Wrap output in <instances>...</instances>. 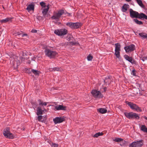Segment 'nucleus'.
I'll list each match as a JSON object with an SVG mask.
<instances>
[{"instance_id": "obj_1", "label": "nucleus", "mask_w": 147, "mask_h": 147, "mask_svg": "<svg viewBox=\"0 0 147 147\" xmlns=\"http://www.w3.org/2000/svg\"><path fill=\"white\" fill-rule=\"evenodd\" d=\"M45 55L50 58H54L57 54L55 51L48 49H47L45 50Z\"/></svg>"}, {"instance_id": "obj_2", "label": "nucleus", "mask_w": 147, "mask_h": 147, "mask_svg": "<svg viewBox=\"0 0 147 147\" xmlns=\"http://www.w3.org/2000/svg\"><path fill=\"white\" fill-rule=\"evenodd\" d=\"M124 115L125 117L129 119H138L140 118L138 115L136 113L131 112H125Z\"/></svg>"}, {"instance_id": "obj_3", "label": "nucleus", "mask_w": 147, "mask_h": 147, "mask_svg": "<svg viewBox=\"0 0 147 147\" xmlns=\"http://www.w3.org/2000/svg\"><path fill=\"white\" fill-rule=\"evenodd\" d=\"M126 103L128 105L130 108L135 110L137 112H141V109L137 105L131 102L126 101Z\"/></svg>"}, {"instance_id": "obj_4", "label": "nucleus", "mask_w": 147, "mask_h": 147, "mask_svg": "<svg viewBox=\"0 0 147 147\" xmlns=\"http://www.w3.org/2000/svg\"><path fill=\"white\" fill-rule=\"evenodd\" d=\"M64 13V11L63 10H60L58 11L57 13H56L54 14L53 16L51 17V18L53 20H55L56 21H58L59 20V19Z\"/></svg>"}, {"instance_id": "obj_5", "label": "nucleus", "mask_w": 147, "mask_h": 147, "mask_svg": "<svg viewBox=\"0 0 147 147\" xmlns=\"http://www.w3.org/2000/svg\"><path fill=\"white\" fill-rule=\"evenodd\" d=\"M9 130V128L8 127L5 129L3 132V135L6 138L13 139L14 138V136L10 132Z\"/></svg>"}, {"instance_id": "obj_6", "label": "nucleus", "mask_w": 147, "mask_h": 147, "mask_svg": "<svg viewBox=\"0 0 147 147\" xmlns=\"http://www.w3.org/2000/svg\"><path fill=\"white\" fill-rule=\"evenodd\" d=\"M54 33L59 36L64 35L67 34V30L65 29L55 30Z\"/></svg>"}, {"instance_id": "obj_7", "label": "nucleus", "mask_w": 147, "mask_h": 147, "mask_svg": "<svg viewBox=\"0 0 147 147\" xmlns=\"http://www.w3.org/2000/svg\"><path fill=\"white\" fill-rule=\"evenodd\" d=\"M93 96L95 98H101L103 97L101 93L97 90H93L91 92Z\"/></svg>"}, {"instance_id": "obj_8", "label": "nucleus", "mask_w": 147, "mask_h": 147, "mask_svg": "<svg viewBox=\"0 0 147 147\" xmlns=\"http://www.w3.org/2000/svg\"><path fill=\"white\" fill-rule=\"evenodd\" d=\"M135 46L133 44H131L129 45L124 47V49L127 53L131 52L134 51L135 49Z\"/></svg>"}, {"instance_id": "obj_9", "label": "nucleus", "mask_w": 147, "mask_h": 147, "mask_svg": "<svg viewBox=\"0 0 147 147\" xmlns=\"http://www.w3.org/2000/svg\"><path fill=\"white\" fill-rule=\"evenodd\" d=\"M130 16L132 18H137L138 13L136 11H134L132 9H129Z\"/></svg>"}, {"instance_id": "obj_10", "label": "nucleus", "mask_w": 147, "mask_h": 147, "mask_svg": "<svg viewBox=\"0 0 147 147\" xmlns=\"http://www.w3.org/2000/svg\"><path fill=\"white\" fill-rule=\"evenodd\" d=\"M65 120L64 118L56 117L53 119V121L55 124L60 123L63 121Z\"/></svg>"}, {"instance_id": "obj_11", "label": "nucleus", "mask_w": 147, "mask_h": 147, "mask_svg": "<svg viewBox=\"0 0 147 147\" xmlns=\"http://www.w3.org/2000/svg\"><path fill=\"white\" fill-rule=\"evenodd\" d=\"M125 59L131 63L132 64H135L136 63L135 61L133 59L132 57H130L128 55H125L124 56Z\"/></svg>"}, {"instance_id": "obj_12", "label": "nucleus", "mask_w": 147, "mask_h": 147, "mask_svg": "<svg viewBox=\"0 0 147 147\" xmlns=\"http://www.w3.org/2000/svg\"><path fill=\"white\" fill-rule=\"evenodd\" d=\"M136 142V147H142L143 144V140H141L139 141H135Z\"/></svg>"}, {"instance_id": "obj_13", "label": "nucleus", "mask_w": 147, "mask_h": 147, "mask_svg": "<svg viewBox=\"0 0 147 147\" xmlns=\"http://www.w3.org/2000/svg\"><path fill=\"white\" fill-rule=\"evenodd\" d=\"M66 107L62 105H59L55 107V109L57 110H65Z\"/></svg>"}, {"instance_id": "obj_14", "label": "nucleus", "mask_w": 147, "mask_h": 147, "mask_svg": "<svg viewBox=\"0 0 147 147\" xmlns=\"http://www.w3.org/2000/svg\"><path fill=\"white\" fill-rule=\"evenodd\" d=\"M34 5L33 4H30L28 5L26 9L29 12L31 10L34 11Z\"/></svg>"}, {"instance_id": "obj_15", "label": "nucleus", "mask_w": 147, "mask_h": 147, "mask_svg": "<svg viewBox=\"0 0 147 147\" xmlns=\"http://www.w3.org/2000/svg\"><path fill=\"white\" fill-rule=\"evenodd\" d=\"M137 18L140 19L144 18L147 20V16L144 13H141L139 14L138 13V15Z\"/></svg>"}, {"instance_id": "obj_16", "label": "nucleus", "mask_w": 147, "mask_h": 147, "mask_svg": "<svg viewBox=\"0 0 147 147\" xmlns=\"http://www.w3.org/2000/svg\"><path fill=\"white\" fill-rule=\"evenodd\" d=\"M129 5L128 4H125L122 7V10L123 12H125L129 8Z\"/></svg>"}, {"instance_id": "obj_17", "label": "nucleus", "mask_w": 147, "mask_h": 147, "mask_svg": "<svg viewBox=\"0 0 147 147\" xmlns=\"http://www.w3.org/2000/svg\"><path fill=\"white\" fill-rule=\"evenodd\" d=\"M74 29L78 28L82 25V24L79 22L74 23Z\"/></svg>"}, {"instance_id": "obj_18", "label": "nucleus", "mask_w": 147, "mask_h": 147, "mask_svg": "<svg viewBox=\"0 0 147 147\" xmlns=\"http://www.w3.org/2000/svg\"><path fill=\"white\" fill-rule=\"evenodd\" d=\"M37 111L36 114L37 115L42 114L43 111L41 109V108L40 107H37Z\"/></svg>"}, {"instance_id": "obj_19", "label": "nucleus", "mask_w": 147, "mask_h": 147, "mask_svg": "<svg viewBox=\"0 0 147 147\" xmlns=\"http://www.w3.org/2000/svg\"><path fill=\"white\" fill-rule=\"evenodd\" d=\"M140 129L144 132L147 133V127L144 125H142L140 127Z\"/></svg>"}, {"instance_id": "obj_20", "label": "nucleus", "mask_w": 147, "mask_h": 147, "mask_svg": "<svg viewBox=\"0 0 147 147\" xmlns=\"http://www.w3.org/2000/svg\"><path fill=\"white\" fill-rule=\"evenodd\" d=\"M98 111L101 113L103 114L107 112V110L103 108H100L98 109Z\"/></svg>"}, {"instance_id": "obj_21", "label": "nucleus", "mask_w": 147, "mask_h": 147, "mask_svg": "<svg viewBox=\"0 0 147 147\" xmlns=\"http://www.w3.org/2000/svg\"><path fill=\"white\" fill-rule=\"evenodd\" d=\"M115 51H120L121 45L119 43H116L115 44Z\"/></svg>"}, {"instance_id": "obj_22", "label": "nucleus", "mask_w": 147, "mask_h": 147, "mask_svg": "<svg viewBox=\"0 0 147 147\" xmlns=\"http://www.w3.org/2000/svg\"><path fill=\"white\" fill-rule=\"evenodd\" d=\"M48 11V9H44L42 11V13L44 18L46 17Z\"/></svg>"}, {"instance_id": "obj_23", "label": "nucleus", "mask_w": 147, "mask_h": 147, "mask_svg": "<svg viewBox=\"0 0 147 147\" xmlns=\"http://www.w3.org/2000/svg\"><path fill=\"white\" fill-rule=\"evenodd\" d=\"M31 71L36 76L38 75L39 73V71L33 69H31Z\"/></svg>"}, {"instance_id": "obj_24", "label": "nucleus", "mask_w": 147, "mask_h": 147, "mask_svg": "<svg viewBox=\"0 0 147 147\" xmlns=\"http://www.w3.org/2000/svg\"><path fill=\"white\" fill-rule=\"evenodd\" d=\"M133 21L136 23L138 25H141L143 24L142 21H139L137 19H134Z\"/></svg>"}, {"instance_id": "obj_25", "label": "nucleus", "mask_w": 147, "mask_h": 147, "mask_svg": "<svg viewBox=\"0 0 147 147\" xmlns=\"http://www.w3.org/2000/svg\"><path fill=\"white\" fill-rule=\"evenodd\" d=\"M137 1L138 4L142 7H144V6L142 3V1L141 0H136Z\"/></svg>"}, {"instance_id": "obj_26", "label": "nucleus", "mask_w": 147, "mask_h": 147, "mask_svg": "<svg viewBox=\"0 0 147 147\" xmlns=\"http://www.w3.org/2000/svg\"><path fill=\"white\" fill-rule=\"evenodd\" d=\"M103 134L102 132H98L96 133L93 136V137L94 138H97L98 137L102 136Z\"/></svg>"}, {"instance_id": "obj_27", "label": "nucleus", "mask_w": 147, "mask_h": 147, "mask_svg": "<svg viewBox=\"0 0 147 147\" xmlns=\"http://www.w3.org/2000/svg\"><path fill=\"white\" fill-rule=\"evenodd\" d=\"M11 20V18H7L5 19L1 20V23H6L10 20Z\"/></svg>"}, {"instance_id": "obj_28", "label": "nucleus", "mask_w": 147, "mask_h": 147, "mask_svg": "<svg viewBox=\"0 0 147 147\" xmlns=\"http://www.w3.org/2000/svg\"><path fill=\"white\" fill-rule=\"evenodd\" d=\"M66 25L69 26L70 28L72 29H74V23L68 22L67 23Z\"/></svg>"}, {"instance_id": "obj_29", "label": "nucleus", "mask_w": 147, "mask_h": 147, "mask_svg": "<svg viewBox=\"0 0 147 147\" xmlns=\"http://www.w3.org/2000/svg\"><path fill=\"white\" fill-rule=\"evenodd\" d=\"M139 35L143 38H146L147 39V34L145 35V34L144 33H139Z\"/></svg>"}, {"instance_id": "obj_30", "label": "nucleus", "mask_w": 147, "mask_h": 147, "mask_svg": "<svg viewBox=\"0 0 147 147\" xmlns=\"http://www.w3.org/2000/svg\"><path fill=\"white\" fill-rule=\"evenodd\" d=\"M31 103L32 105L33 108L34 109H35L36 108L37 106L38 105L37 103L34 101H32L31 102Z\"/></svg>"}, {"instance_id": "obj_31", "label": "nucleus", "mask_w": 147, "mask_h": 147, "mask_svg": "<svg viewBox=\"0 0 147 147\" xmlns=\"http://www.w3.org/2000/svg\"><path fill=\"white\" fill-rule=\"evenodd\" d=\"M16 36L21 35L22 37H24L25 36H27V34H21L20 33V32H17L16 33Z\"/></svg>"}, {"instance_id": "obj_32", "label": "nucleus", "mask_w": 147, "mask_h": 147, "mask_svg": "<svg viewBox=\"0 0 147 147\" xmlns=\"http://www.w3.org/2000/svg\"><path fill=\"white\" fill-rule=\"evenodd\" d=\"M38 101L39 102V105H41L42 106H46L47 105V102H43L42 101L40 100L39 99L38 100Z\"/></svg>"}, {"instance_id": "obj_33", "label": "nucleus", "mask_w": 147, "mask_h": 147, "mask_svg": "<svg viewBox=\"0 0 147 147\" xmlns=\"http://www.w3.org/2000/svg\"><path fill=\"white\" fill-rule=\"evenodd\" d=\"M115 54L116 55L117 58H119L120 57V51H115Z\"/></svg>"}, {"instance_id": "obj_34", "label": "nucleus", "mask_w": 147, "mask_h": 147, "mask_svg": "<svg viewBox=\"0 0 147 147\" xmlns=\"http://www.w3.org/2000/svg\"><path fill=\"white\" fill-rule=\"evenodd\" d=\"M114 140L117 142H119L121 141H122L123 140V139L121 138H116Z\"/></svg>"}, {"instance_id": "obj_35", "label": "nucleus", "mask_w": 147, "mask_h": 147, "mask_svg": "<svg viewBox=\"0 0 147 147\" xmlns=\"http://www.w3.org/2000/svg\"><path fill=\"white\" fill-rule=\"evenodd\" d=\"M135 141L131 143L129 145V147H136Z\"/></svg>"}, {"instance_id": "obj_36", "label": "nucleus", "mask_w": 147, "mask_h": 147, "mask_svg": "<svg viewBox=\"0 0 147 147\" xmlns=\"http://www.w3.org/2000/svg\"><path fill=\"white\" fill-rule=\"evenodd\" d=\"M93 59L92 56L89 55L87 57V60L89 61H92Z\"/></svg>"}, {"instance_id": "obj_37", "label": "nucleus", "mask_w": 147, "mask_h": 147, "mask_svg": "<svg viewBox=\"0 0 147 147\" xmlns=\"http://www.w3.org/2000/svg\"><path fill=\"white\" fill-rule=\"evenodd\" d=\"M40 4L43 7H46L45 3L43 1L40 2Z\"/></svg>"}, {"instance_id": "obj_38", "label": "nucleus", "mask_w": 147, "mask_h": 147, "mask_svg": "<svg viewBox=\"0 0 147 147\" xmlns=\"http://www.w3.org/2000/svg\"><path fill=\"white\" fill-rule=\"evenodd\" d=\"M42 117L41 115H39L38 116V119L39 121L42 122L43 121H42Z\"/></svg>"}, {"instance_id": "obj_39", "label": "nucleus", "mask_w": 147, "mask_h": 147, "mask_svg": "<svg viewBox=\"0 0 147 147\" xmlns=\"http://www.w3.org/2000/svg\"><path fill=\"white\" fill-rule=\"evenodd\" d=\"M131 74L133 76H136V71L134 69H133L131 72Z\"/></svg>"}, {"instance_id": "obj_40", "label": "nucleus", "mask_w": 147, "mask_h": 147, "mask_svg": "<svg viewBox=\"0 0 147 147\" xmlns=\"http://www.w3.org/2000/svg\"><path fill=\"white\" fill-rule=\"evenodd\" d=\"M70 45H76L78 44V43L77 42H69Z\"/></svg>"}, {"instance_id": "obj_41", "label": "nucleus", "mask_w": 147, "mask_h": 147, "mask_svg": "<svg viewBox=\"0 0 147 147\" xmlns=\"http://www.w3.org/2000/svg\"><path fill=\"white\" fill-rule=\"evenodd\" d=\"M30 69H27L26 72L28 73L29 75L30 74V75L31 76V74L32 72L31 71V70L30 71Z\"/></svg>"}, {"instance_id": "obj_42", "label": "nucleus", "mask_w": 147, "mask_h": 147, "mask_svg": "<svg viewBox=\"0 0 147 147\" xmlns=\"http://www.w3.org/2000/svg\"><path fill=\"white\" fill-rule=\"evenodd\" d=\"M60 70V69L58 67H54L53 68L52 70V71H59Z\"/></svg>"}, {"instance_id": "obj_43", "label": "nucleus", "mask_w": 147, "mask_h": 147, "mask_svg": "<svg viewBox=\"0 0 147 147\" xmlns=\"http://www.w3.org/2000/svg\"><path fill=\"white\" fill-rule=\"evenodd\" d=\"M51 145L52 147H57L58 146V144L55 143H52Z\"/></svg>"}, {"instance_id": "obj_44", "label": "nucleus", "mask_w": 147, "mask_h": 147, "mask_svg": "<svg viewBox=\"0 0 147 147\" xmlns=\"http://www.w3.org/2000/svg\"><path fill=\"white\" fill-rule=\"evenodd\" d=\"M37 31L36 30L32 29L31 31V32L32 33H36L37 32Z\"/></svg>"}, {"instance_id": "obj_45", "label": "nucleus", "mask_w": 147, "mask_h": 147, "mask_svg": "<svg viewBox=\"0 0 147 147\" xmlns=\"http://www.w3.org/2000/svg\"><path fill=\"white\" fill-rule=\"evenodd\" d=\"M20 59H21L22 62L24 61L25 60V58L24 57H22L20 58Z\"/></svg>"}, {"instance_id": "obj_46", "label": "nucleus", "mask_w": 147, "mask_h": 147, "mask_svg": "<svg viewBox=\"0 0 147 147\" xmlns=\"http://www.w3.org/2000/svg\"><path fill=\"white\" fill-rule=\"evenodd\" d=\"M16 61L17 62V66L19 65L20 63V61L19 60H18L17 61Z\"/></svg>"}, {"instance_id": "obj_47", "label": "nucleus", "mask_w": 147, "mask_h": 147, "mask_svg": "<svg viewBox=\"0 0 147 147\" xmlns=\"http://www.w3.org/2000/svg\"><path fill=\"white\" fill-rule=\"evenodd\" d=\"M49 5H48L47 6V8H46V9H48V10H49Z\"/></svg>"}, {"instance_id": "obj_48", "label": "nucleus", "mask_w": 147, "mask_h": 147, "mask_svg": "<svg viewBox=\"0 0 147 147\" xmlns=\"http://www.w3.org/2000/svg\"><path fill=\"white\" fill-rule=\"evenodd\" d=\"M126 1L128 2H129L131 1V0H125Z\"/></svg>"}, {"instance_id": "obj_49", "label": "nucleus", "mask_w": 147, "mask_h": 147, "mask_svg": "<svg viewBox=\"0 0 147 147\" xmlns=\"http://www.w3.org/2000/svg\"><path fill=\"white\" fill-rule=\"evenodd\" d=\"M144 118H145V119H147V118L146 117H144Z\"/></svg>"}, {"instance_id": "obj_50", "label": "nucleus", "mask_w": 147, "mask_h": 147, "mask_svg": "<svg viewBox=\"0 0 147 147\" xmlns=\"http://www.w3.org/2000/svg\"><path fill=\"white\" fill-rule=\"evenodd\" d=\"M145 59H147V57H145Z\"/></svg>"}]
</instances>
